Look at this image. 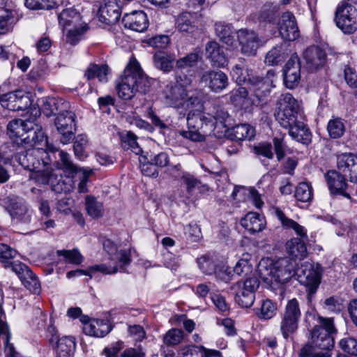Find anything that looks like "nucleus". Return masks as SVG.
<instances>
[{"label": "nucleus", "instance_id": "nucleus-1", "mask_svg": "<svg viewBox=\"0 0 357 357\" xmlns=\"http://www.w3.org/2000/svg\"><path fill=\"white\" fill-rule=\"evenodd\" d=\"M274 115L278 123L289 130L293 139L303 144L310 142L311 132L305 123L303 110L291 93L280 95L276 102Z\"/></svg>", "mask_w": 357, "mask_h": 357}, {"label": "nucleus", "instance_id": "nucleus-2", "mask_svg": "<svg viewBox=\"0 0 357 357\" xmlns=\"http://www.w3.org/2000/svg\"><path fill=\"white\" fill-rule=\"evenodd\" d=\"M165 101L169 106L178 110L180 118H184L188 112L186 118L188 130L181 131V135L194 142L203 141L204 137L198 131L199 125L195 120L196 114L192 109L199 105V98L195 93L181 84H176L167 87Z\"/></svg>", "mask_w": 357, "mask_h": 357}, {"label": "nucleus", "instance_id": "nucleus-3", "mask_svg": "<svg viewBox=\"0 0 357 357\" xmlns=\"http://www.w3.org/2000/svg\"><path fill=\"white\" fill-rule=\"evenodd\" d=\"M33 147L21 151L15 156L16 160L24 169L31 172L30 178L37 183H47L52 176V164L49 152L55 153L58 149L47 139V145L33 141Z\"/></svg>", "mask_w": 357, "mask_h": 357}, {"label": "nucleus", "instance_id": "nucleus-4", "mask_svg": "<svg viewBox=\"0 0 357 357\" xmlns=\"http://www.w3.org/2000/svg\"><path fill=\"white\" fill-rule=\"evenodd\" d=\"M149 87V79L144 75L138 61L132 58L123 74L117 80L116 91L119 97L123 100H130L137 91L146 93Z\"/></svg>", "mask_w": 357, "mask_h": 357}, {"label": "nucleus", "instance_id": "nucleus-5", "mask_svg": "<svg viewBox=\"0 0 357 357\" xmlns=\"http://www.w3.org/2000/svg\"><path fill=\"white\" fill-rule=\"evenodd\" d=\"M296 263L295 260L284 257L273 261L269 258L262 259L258 269L262 277H270L272 281L279 284L287 282L295 276Z\"/></svg>", "mask_w": 357, "mask_h": 357}, {"label": "nucleus", "instance_id": "nucleus-6", "mask_svg": "<svg viewBox=\"0 0 357 357\" xmlns=\"http://www.w3.org/2000/svg\"><path fill=\"white\" fill-rule=\"evenodd\" d=\"M7 133L11 139H20L24 144L36 141L47 145V136L45 135L41 126L33 121L14 119L8 124Z\"/></svg>", "mask_w": 357, "mask_h": 357}, {"label": "nucleus", "instance_id": "nucleus-7", "mask_svg": "<svg viewBox=\"0 0 357 357\" xmlns=\"http://www.w3.org/2000/svg\"><path fill=\"white\" fill-rule=\"evenodd\" d=\"M317 321L318 324L311 333L312 344L328 354L334 347L335 336L337 332L334 320L333 318L319 316Z\"/></svg>", "mask_w": 357, "mask_h": 357}, {"label": "nucleus", "instance_id": "nucleus-8", "mask_svg": "<svg viewBox=\"0 0 357 357\" xmlns=\"http://www.w3.org/2000/svg\"><path fill=\"white\" fill-rule=\"evenodd\" d=\"M322 268L320 265L310 262L302 263L296 268L295 276L299 283L306 288L307 299L311 303L321 283Z\"/></svg>", "mask_w": 357, "mask_h": 357}, {"label": "nucleus", "instance_id": "nucleus-9", "mask_svg": "<svg viewBox=\"0 0 357 357\" xmlns=\"http://www.w3.org/2000/svg\"><path fill=\"white\" fill-rule=\"evenodd\" d=\"M335 22L344 33H354L357 29V9L349 3H342L336 9Z\"/></svg>", "mask_w": 357, "mask_h": 357}, {"label": "nucleus", "instance_id": "nucleus-10", "mask_svg": "<svg viewBox=\"0 0 357 357\" xmlns=\"http://www.w3.org/2000/svg\"><path fill=\"white\" fill-rule=\"evenodd\" d=\"M75 114L67 109L66 111L59 113L55 119V126L61 135V142L64 144H68L75 137Z\"/></svg>", "mask_w": 357, "mask_h": 357}, {"label": "nucleus", "instance_id": "nucleus-11", "mask_svg": "<svg viewBox=\"0 0 357 357\" xmlns=\"http://www.w3.org/2000/svg\"><path fill=\"white\" fill-rule=\"evenodd\" d=\"M345 176L336 170H330L325 174V178L331 194L351 199L353 190L347 184Z\"/></svg>", "mask_w": 357, "mask_h": 357}, {"label": "nucleus", "instance_id": "nucleus-12", "mask_svg": "<svg viewBox=\"0 0 357 357\" xmlns=\"http://www.w3.org/2000/svg\"><path fill=\"white\" fill-rule=\"evenodd\" d=\"M103 248L106 252L110 256L108 261L103 263L107 265H112L114 262L116 263L118 271H123L124 267L131 262V250H121L119 252L117 250L116 245L109 239H105L103 242Z\"/></svg>", "mask_w": 357, "mask_h": 357}, {"label": "nucleus", "instance_id": "nucleus-13", "mask_svg": "<svg viewBox=\"0 0 357 357\" xmlns=\"http://www.w3.org/2000/svg\"><path fill=\"white\" fill-rule=\"evenodd\" d=\"M240 289L236 293L235 301L242 307H251L255 299V291L259 286V282L256 277L247 278Z\"/></svg>", "mask_w": 357, "mask_h": 357}, {"label": "nucleus", "instance_id": "nucleus-14", "mask_svg": "<svg viewBox=\"0 0 357 357\" xmlns=\"http://www.w3.org/2000/svg\"><path fill=\"white\" fill-rule=\"evenodd\" d=\"M236 36L241 52L245 55H255L257 49L263 44L261 39L252 30L241 29L236 31Z\"/></svg>", "mask_w": 357, "mask_h": 357}, {"label": "nucleus", "instance_id": "nucleus-15", "mask_svg": "<svg viewBox=\"0 0 357 357\" xmlns=\"http://www.w3.org/2000/svg\"><path fill=\"white\" fill-rule=\"evenodd\" d=\"M278 29L280 36L287 41H294L300 36L296 17L289 11L282 14L278 22Z\"/></svg>", "mask_w": 357, "mask_h": 357}, {"label": "nucleus", "instance_id": "nucleus-16", "mask_svg": "<svg viewBox=\"0 0 357 357\" xmlns=\"http://www.w3.org/2000/svg\"><path fill=\"white\" fill-rule=\"evenodd\" d=\"M301 64L298 55L293 54L284 68V82L289 89L298 86L301 79Z\"/></svg>", "mask_w": 357, "mask_h": 357}, {"label": "nucleus", "instance_id": "nucleus-17", "mask_svg": "<svg viewBox=\"0 0 357 357\" xmlns=\"http://www.w3.org/2000/svg\"><path fill=\"white\" fill-rule=\"evenodd\" d=\"M275 76L273 70H268L265 77L254 75L249 83L248 89L254 93L259 99L266 96L273 87L272 77Z\"/></svg>", "mask_w": 357, "mask_h": 357}, {"label": "nucleus", "instance_id": "nucleus-18", "mask_svg": "<svg viewBox=\"0 0 357 357\" xmlns=\"http://www.w3.org/2000/svg\"><path fill=\"white\" fill-rule=\"evenodd\" d=\"M120 16L121 8L117 0H107L98 11L100 22L108 26L116 24Z\"/></svg>", "mask_w": 357, "mask_h": 357}, {"label": "nucleus", "instance_id": "nucleus-19", "mask_svg": "<svg viewBox=\"0 0 357 357\" xmlns=\"http://www.w3.org/2000/svg\"><path fill=\"white\" fill-rule=\"evenodd\" d=\"M200 80L216 93L222 91L228 85L227 75L221 70L205 71L202 75Z\"/></svg>", "mask_w": 357, "mask_h": 357}, {"label": "nucleus", "instance_id": "nucleus-20", "mask_svg": "<svg viewBox=\"0 0 357 357\" xmlns=\"http://www.w3.org/2000/svg\"><path fill=\"white\" fill-rule=\"evenodd\" d=\"M337 165L339 171L349 176L351 182H357V157L353 153H342L337 155Z\"/></svg>", "mask_w": 357, "mask_h": 357}, {"label": "nucleus", "instance_id": "nucleus-21", "mask_svg": "<svg viewBox=\"0 0 357 357\" xmlns=\"http://www.w3.org/2000/svg\"><path fill=\"white\" fill-rule=\"evenodd\" d=\"M84 323L83 331L84 334L95 337H102L107 335L112 330L108 320L91 319L88 321L86 318L82 319Z\"/></svg>", "mask_w": 357, "mask_h": 357}, {"label": "nucleus", "instance_id": "nucleus-22", "mask_svg": "<svg viewBox=\"0 0 357 357\" xmlns=\"http://www.w3.org/2000/svg\"><path fill=\"white\" fill-rule=\"evenodd\" d=\"M303 56L307 68L310 70H315L322 67L326 59V54L324 50L314 45L307 47L304 51Z\"/></svg>", "mask_w": 357, "mask_h": 357}, {"label": "nucleus", "instance_id": "nucleus-23", "mask_svg": "<svg viewBox=\"0 0 357 357\" xmlns=\"http://www.w3.org/2000/svg\"><path fill=\"white\" fill-rule=\"evenodd\" d=\"M122 23L126 28L137 32H143L149 25L148 19L144 11H133L124 15Z\"/></svg>", "mask_w": 357, "mask_h": 357}, {"label": "nucleus", "instance_id": "nucleus-24", "mask_svg": "<svg viewBox=\"0 0 357 357\" xmlns=\"http://www.w3.org/2000/svg\"><path fill=\"white\" fill-rule=\"evenodd\" d=\"M96 272H100L104 275H112L118 272L117 266L115 262L112 265H107L105 263L96 264L89 267L87 270L77 269L68 271L66 274L68 278H71L81 275H89L92 277V274Z\"/></svg>", "mask_w": 357, "mask_h": 357}, {"label": "nucleus", "instance_id": "nucleus-25", "mask_svg": "<svg viewBox=\"0 0 357 357\" xmlns=\"http://www.w3.org/2000/svg\"><path fill=\"white\" fill-rule=\"evenodd\" d=\"M206 55L211 61L213 66L225 67L227 63V59L224 49L215 41H209L206 45Z\"/></svg>", "mask_w": 357, "mask_h": 357}, {"label": "nucleus", "instance_id": "nucleus-26", "mask_svg": "<svg viewBox=\"0 0 357 357\" xmlns=\"http://www.w3.org/2000/svg\"><path fill=\"white\" fill-rule=\"evenodd\" d=\"M70 108L68 102L60 98H43L41 109L46 116L57 114Z\"/></svg>", "mask_w": 357, "mask_h": 357}, {"label": "nucleus", "instance_id": "nucleus-27", "mask_svg": "<svg viewBox=\"0 0 357 357\" xmlns=\"http://www.w3.org/2000/svg\"><path fill=\"white\" fill-rule=\"evenodd\" d=\"M241 225L250 234L261 231L266 227L265 217L255 212L248 213L241 220Z\"/></svg>", "mask_w": 357, "mask_h": 357}, {"label": "nucleus", "instance_id": "nucleus-28", "mask_svg": "<svg viewBox=\"0 0 357 357\" xmlns=\"http://www.w3.org/2000/svg\"><path fill=\"white\" fill-rule=\"evenodd\" d=\"M3 205L12 218L22 220L27 212L25 202L16 196H9L5 198Z\"/></svg>", "mask_w": 357, "mask_h": 357}, {"label": "nucleus", "instance_id": "nucleus-29", "mask_svg": "<svg viewBox=\"0 0 357 357\" xmlns=\"http://www.w3.org/2000/svg\"><path fill=\"white\" fill-rule=\"evenodd\" d=\"M81 20L79 12L73 7L63 9L58 13L59 24L63 30L70 26H77L79 24Z\"/></svg>", "mask_w": 357, "mask_h": 357}, {"label": "nucleus", "instance_id": "nucleus-30", "mask_svg": "<svg viewBox=\"0 0 357 357\" xmlns=\"http://www.w3.org/2000/svg\"><path fill=\"white\" fill-rule=\"evenodd\" d=\"M288 46L289 44L284 42L273 47L267 52L265 63L270 66H275L283 62L289 54Z\"/></svg>", "mask_w": 357, "mask_h": 357}, {"label": "nucleus", "instance_id": "nucleus-31", "mask_svg": "<svg viewBox=\"0 0 357 357\" xmlns=\"http://www.w3.org/2000/svg\"><path fill=\"white\" fill-rule=\"evenodd\" d=\"M286 249L289 255L294 259H302L307 255V248L303 240L293 238L286 243Z\"/></svg>", "mask_w": 357, "mask_h": 357}, {"label": "nucleus", "instance_id": "nucleus-32", "mask_svg": "<svg viewBox=\"0 0 357 357\" xmlns=\"http://www.w3.org/2000/svg\"><path fill=\"white\" fill-rule=\"evenodd\" d=\"M214 30L216 36L220 41L228 46L233 45L234 38L231 24L224 22H217L214 24Z\"/></svg>", "mask_w": 357, "mask_h": 357}, {"label": "nucleus", "instance_id": "nucleus-33", "mask_svg": "<svg viewBox=\"0 0 357 357\" xmlns=\"http://www.w3.org/2000/svg\"><path fill=\"white\" fill-rule=\"evenodd\" d=\"M299 321L292 317L280 314V331L285 340L293 338L298 331Z\"/></svg>", "mask_w": 357, "mask_h": 357}, {"label": "nucleus", "instance_id": "nucleus-34", "mask_svg": "<svg viewBox=\"0 0 357 357\" xmlns=\"http://www.w3.org/2000/svg\"><path fill=\"white\" fill-rule=\"evenodd\" d=\"M229 135L235 141L251 140L255 135V130L249 124H238L231 129Z\"/></svg>", "mask_w": 357, "mask_h": 357}, {"label": "nucleus", "instance_id": "nucleus-35", "mask_svg": "<svg viewBox=\"0 0 357 357\" xmlns=\"http://www.w3.org/2000/svg\"><path fill=\"white\" fill-rule=\"evenodd\" d=\"M17 20L15 10L0 8V34L10 31Z\"/></svg>", "mask_w": 357, "mask_h": 357}, {"label": "nucleus", "instance_id": "nucleus-36", "mask_svg": "<svg viewBox=\"0 0 357 357\" xmlns=\"http://www.w3.org/2000/svg\"><path fill=\"white\" fill-rule=\"evenodd\" d=\"M73 181L72 179L68 178L63 179L61 176L58 179V176L54 173L52 169V176L50 181L47 183H43V185L50 184L53 191L56 193H67L70 192L73 189Z\"/></svg>", "mask_w": 357, "mask_h": 357}, {"label": "nucleus", "instance_id": "nucleus-37", "mask_svg": "<svg viewBox=\"0 0 357 357\" xmlns=\"http://www.w3.org/2000/svg\"><path fill=\"white\" fill-rule=\"evenodd\" d=\"M275 214L284 228L294 229L295 232L301 237L306 236V230L305 228L296 221L287 218L280 208H275Z\"/></svg>", "mask_w": 357, "mask_h": 357}, {"label": "nucleus", "instance_id": "nucleus-38", "mask_svg": "<svg viewBox=\"0 0 357 357\" xmlns=\"http://www.w3.org/2000/svg\"><path fill=\"white\" fill-rule=\"evenodd\" d=\"M154 66L163 72H169L173 68L174 57L164 52H157L153 56Z\"/></svg>", "mask_w": 357, "mask_h": 357}, {"label": "nucleus", "instance_id": "nucleus-39", "mask_svg": "<svg viewBox=\"0 0 357 357\" xmlns=\"http://www.w3.org/2000/svg\"><path fill=\"white\" fill-rule=\"evenodd\" d=\"M76 342L75 337H63L57 342V353L59 357H70L75 352Z\"/></svg>", "mask_w": 357, "mask_h": 357}, {"label": "nucleus", "instance_id": "nucleus-40", "mask_svg": "<svg viewBox=\"0 0 357 357\" xmlns=\"http://www.w3.org/2000/svg\"><path fill=\"white\" fill-rule=\"evenodd\" d=\"M55 165L57 169H62L70 174L77 172L78 169H80L72 162L70 155L63 151H60L59 152V158Z\"/></svg>", "mask_w": 357, "mask_h": 357}, {"label": "nucleus", "instance_id": "nucleus-41", "mask_svg": "<svg viewBox=\"0 0 357 357\" xmlns=\"http://www.w3.org/2000/svg\"><path fill=\"white\" fill-rule=\"evenodd\" d=\"M109 68L107 65L98 66L96 64L90 65L85 72L84 75L88 79L97 77L101 82H106L108 80L107 76Z\"/></svg>", "mask_w": 357, "mask_h": 357}, {"label": "nucleus", "instance_id": "nucleus-42", "mask_svg": "<svg viewBox=\"0 0 357 357\" xmlns=\"http://www.w3.org/2000/svg\"><path fill=\"white\" fill-rule=\"evenodd\" d=\"M231 76L236 80L238 85L247 84L248 85L251 81L254 73L252 70L245 68L241 64H236L231 72Z\"/></svg>", "mask_w": 357, "mask_h": 357}, {"label": "nucleus", "instance_id": "nucleus-43", "mask_svg": "<svg viewBox=\"0 0 357 357\" xmlns=\"http://www.w3.org/2000/svg\"><path fill=\"white\" fill-rule=\"evenodd\" d=\"M85 207L87 214L92 218H99L103 215V205L96 197L88 195L85 198Z\"/></svg>", "mask_w": 357, "mask_h": 357}, {"label": "nucleus", "instance_id": "nucleus-44", "mask_svg": "<svg viewBox=\"0 0 357 357\" xmlns=\"http://www.w3.org/2000/svg\"><path fill=\"white\" fill-rule=\"evenodd\" d=\"M294 197L301 202H310L313 198L312 187L307 182H301L296 186Z\"/></svg>", "mask_w": 357, "mask_h": 357}, {"label": "nucleus", "instance_id": "nucleus-45", "mask_svg": "<svg viewBox=\"0 0 357 357\" xmlns=\"http://www.w3.org/2000/svg\"><path fill=\"white\" fill-rule=\"evenodd\" d=\"M176 29L181 32L192 33L196 29L192 22V15L189 13H183L179 15L175 22Z\"/></svg>", "mask_w": 357, "mask_h": 357}, {"label": "nucleus", "instance_id": "nucleus-46", "mask_svg": "<svg viewBox=\"0 0 357 357\" xmlns=\"http://www.w3.org/2000/svg\"><path fill=\"white\" fill-rule=\"evenodd\" d=\"M197 264L200 270L206 275L215 274L218 268L215 259L209 255H204L198 258Z\"/></svg>", "mask_w": 357, "mask_h": 357}, {"label": "nucleus", "instance_id": "nucleus-47", "mask_svg": "<svg viewBox=\"0 0 357 357\" xmlns=\"http://www.w3.org/2000/svg\"><path fill=\"white\" fill-rule=\"evenodd\" d=\"M278 7L273 6L272 3L264 5L258 16L259 22H273L278 16Z\"/></svg>", "mask_w": 357, "mask_h": 357}, {"label": "nucleus", "instance_id": "nucleus-48", "mask_svg": "<svg viewBox=\"0 0 357 357\" xmlns=\"http://www.w3.org/2000/svg\"><path fill=\"white\" fill-rule=\"evenodd\" d=\"M327 130L331 138L337 139L341 137L345 131V126L342 119L340 118L331 119L327 125Z\"/></svg>", "mask_w": 357, "mask_h": 357}, {"label": "nucleus", "instance_id": "nucleus-49", "mask_svg": "<svg viewBox=\"0 0 357 357\" xmlns=\"http://www.w3.org/2000/svg\"><path fill=\"white\" fill-rule=\"evenodd\" d=\"M281 314L300 321L302 314L298 301L295 298L288 300Z\"/></svg>", "mask_w": 357, "mask_h": 357}, {"label": "nucleus", "instance_id": "nucleus-50", "mask_svg": "<svg viewBox=\"0 0 357 357\" xmlns=\"http://www.w3.org/2000/svg\"><path fill=\"white\" fill-rule=\"evenodd\" d=\"M200 108V101L199 100V105L192 108L196 114L195 117L196 122H198L199 126L204 124L210 126L211 128H215L216 126V121L213 114L202 113L199 110Z\"/></svg>", "mask_w": 357, "mask_h": 357}, {"label": "nucleus", "instance_id": "nucleus-51", "mask_svg": "<svg viewBox=\"0 0 357 357\" xmlns=\"http://www.w3.org/2000/svg\"><path fill=\"white\" fill-rule=\"evenodd\" d=\"M139 162L143 175L153 178H156L158 176V171L155 165L146 155H140Z\"/></svg>", "mask_w": 357, "mask_h": 357}, {"label": "nucleus", "instance_id": "nucleus-52", "mask_svg": "<svg viewBox=\"0 0 357 357\" xmlns=\"http://www.w3.org/2000/svg\"><path fill=\"white\" fill-rule=\"evenodd\" d=\"M88 143V138L86 135H78L74 142L73 149L77 158L80 160H84L87 154L86 153L85 149Z\"/></svg>", "mask_w": 357, "mask_h": 357}, {"label": "nucleus", "instance_id": "nucleus-53", "mask_svg": "<svg viewBox=\"0 0 357 357\" xmlns=\"http://www.w3.org/2000/svg\"><path fill=\"white\" fill-rule=\"evenodd\" d=\"M79 183L77 185V190L79 193H86L88 192V183H89V178L93 174V171L89 168H80L78 172Z\"/></svg>", "mask_w": 357, "mask_h": 357}, {"label": "nucleus", "instance_id": "nucleus-54", "mask_svg": "<svg viewBox=\"0 0 357 357\" xmlns=\"http://www.w3.org/2000/svg\"><path fill=\"white\" fill-rule=\"evenodd\" d=\"M204 346L188 345L179 349L176 357H204Z\"/></svg>", "mask_w": 357, "mask_h": 357}, {"label": "nucleus", "instance_id": "nucleus-55", "mask_svg": "<svg viewBox=\"0 0 357 357\" xmlns=\"http://www.w3.org/2000/svg\"><path fill=\"white\" fill-rule=\"evenodd\" d=\"M200 58L201 54L199 52H191L177 60L176 68L180 70H183L195 66Z\"/></svg>", "mask_w": 357, "mask_h": 357}, {"label": "nucleus", "instance_id": "nucleus-56", "mask_svg": "<svg viewBox=\"0 0 357 357\" xmlns=\"http://www.w3.org/2000/svg\"><path fill=\"white\" fill-rule=\"evenodd\" d=\"M22 284L31 293L38 294L40 292L41 287L40 283L38 277L30 271V274H27L26 276L22 281Z\"/></svg>", "mask_w": 357, "mask_h": 357}, {"label": "nucleus", "instance_id": "nucleus-57", "mask_svg": "<svg viewBox=\"0 0 357 357\" xmlns=\"http://www.w3.org/2000/svg\"><path fill=\"white\" fill-rule=\"evenodd\" d=\"M276 305L270 299L263 301L258 317L261 319H270L276 314Z\"/></svg>", "mask_w": 357, "mask_h": 357}, {"label": "nucleus", "instance_id": "nucleus-58", "mask_svg": "<svg viewBox=\"0 0 357 357\" xmlns=\"http://www.w3.org/2000/svg\"><path fill=\"white\" fill-rule=\"evenodd\" d=\"M17 255V250L6 244H0V262L4 264L5 267L10 266L11 259Z\"/></svg>", "mask_w": 357, "mask_h": 357}, {"label": "nucleus", "instance_id": "nucleus-59", "mask_svg": "<svg viewBox=\"0 0 357 357\" xmlns=\"http://www.w3.org/2000/svg\"><path fill=\"white\" fill-rule=\"evenodd\" d=\"M54 0H25V6L33 10H50L54 6Z\"/></svg>", "mask_w": 357, "mask_h": 357}, {"label": "nucleus", "instance_id": "nucleus-60", "mask_svg": "<svg viewBox=\"0 0 357 357\" xmlns=\"http://www.w3.org/2000/svg\"><path fill=\"white\" fill-rule=\"evenodd\" d=\"M250 255L244 254L234 268V272L238 275H247L252 271V265L249 263Z\"/></svg>", "mask_w": 357, "mask_h": 357}, {"label": "nucleus", "instance_id": "nucleus-61", "mask_svg": "<svg viewBox=\"0 0 357 357\" xmlns=\"http://www.w3.org/2000/svg\"><path fill=\"white\" fill-rule=\"evenodd\" d=\"M314 344L307 343L305 344L299 352V357H327L328 354L325 351H318Z\"/></svg>", "mask_w": 357, "mask_h": 357}, {"label": "nucleus", "instance_id": "nucleus-62", "mask_svg": "<svg viewBox=\"0 0 357 357\" xmlns=\"http://www.w3.org/2000/svg\"><path fill=\"white\" fill-rule=\"evenodd\" d=\"M183 339L182 331L172 328L168 331L163 337V342L167 346H175L181 342Z\"/></svg>", "mask_w": 357, "mask_h": 357}, {"label": "nucleus", "instance_id": "nucleus-63", "mask_svg": "<svg viewBox=\"0 0 357 357\" xmlns=\"http://www.w3.org/2000/svg\"><path fill=\"white\" fill-rule=\"evenodd\" d=\"M57 254L59 256H63L68 263L73 264H80L84 259L83 256L77 250H58Z\"/></svg>", "mask_w": 357, "mask_h": 357}, {"label": "nucleus", "instance_id": "nucleus-64", "mask_svg": "<svg viewBox=\"0 0 357 357\" xmlns=\"http://www.w3.org/2000/svg\"><path fill=\"white\" fill-rule=\"evenodd\" d=\"M86 31V28L84 26H73V29H70L66 34V42L73 45H76Z\"/></svg>", "mask_w": 357, "mask_h": 357}]
</instances>
